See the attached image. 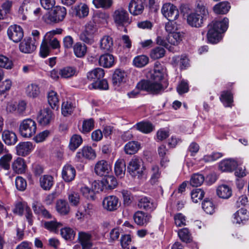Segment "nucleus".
Here are the masks:
<instances>
[{
    "instance_id": "55",
    "label": "nucleus",
    "mask_w": 249,
    "mask_h": 249,
    "mask_svg": "<svg viewBox=\"0 0 249 249\" xmlns=\"http://www.w3.org/2000/svg\"><path fill=\"white\" fill-rule=\"evenodd\" d=\"M60 233L62 237L65 240H73L75 233L74 231L69 227H65L61 229Z\"/></svg>"
},
{
    "instance_id": "32",
    "label": "nucleus",
    "mask_w": 249,
    "mask_h": 249,
    "mask_svg": "<svg viewBox=\"0 0 249 249\" xmlns=\"http://www.w3.org/2000/svg\"><path fill=\"white\" fill-rule=\"evenodd\" d=\"M134 127L139 131L145 134L150 133L154 128V126L152 123L144 121L137 123Z\"/></svg>"
},
{
    "instance_id": "36",
    "label": "nucleus",
    "mask_w": 249,
    "mask_h": 249,
    "mask_svg": "<svg viewBox=\"0 0 249 249\" xmlns=\"http://www.w3.org/2000/svg\"><path fill=\"white\" fill-rule=\"evenodd\" d=\"M25 92L27 96L35 98L39 96L40 91L37 84L32 83L26 87Z\"/></svg>"
},
{
    "instance_id": "8",
    "label": "nucleus",
    "mask_w": 249,
    "mask_h": 249,
    "mask_svg": "<svg viewBox=\"0 0 249 249\" xmlns=\"http://www.w3.org/2000/svg\"><path fill=\"white\" fill-rule=\"evenodd\" d=\"M96 157L95 150L91 146H84L80 149L75 156V159L77 162H83L84 159L93 160Z\"/></svg>"
},
{
    "instance_id": "63",
    "label": "nucleus",
    "mask_w": 249,
    "mask_h": 249,
    "mask_svg": "<svg viewBox=\"0 0 249 249\" xmlns=\"http://www.w3.org/2000/svg\"><path fill=\"white\" fill-rule=\"evenodd\" d=\"M13 63L11 60L7 57L0 54V67L4 68L6 69H11Z\"/></svg>"
},
{
    "instance_id": "57",
    "label": "nucleus",
    "mask_w": 249,
    "mask_h": 249,
    "mask_svg": "<svg viewBox=\"0 0 249 249\" xmlns=\"http://www.w3.org/2000/svg\"><path fill=\"white\" fill-rule=\"evenodd\" d=\"M74 109L73 106L71 102L69 101L64 102L61 106L62 114L64 116L71 114Z\"/></svg>"
},
{
    "instance_id": "62",
    "label": "nucleus",
    "mask_w": 249,
    "mask_h": 249,
    "mask_svg": "<svg viewBox=\"0 0 249 249\" xmlns=\"http://www.w3.org/2000/svg\"><path fill=\"white\" fill-rule=\"evenodd\" d=\"M80 39L84 43L91 45L94 42V36L83 31L80 35Z\"/></svg>"
},
{
    "instance_id": "53",
    "label": "nucleus",
    "mask_w": 249,
    "mask_h": 249,
    "mask_svg": "<svg viewBox=\"0 0 249 249\" xmlns=\"http://www.w3.org/2000/svg\"><path fill=\"white\" fill-rule=\"evenodd\" d=\"M178 235L180 239L184 242H190L192 239L191 234L188 229L185 228L180 229L178 231Z\"/></svg>"
},
{
    "instance_id": "11",
    "label": "nucleus",
    "mask_w": 249,
    "mask_h": 249,
    "mask_svg": "<svg viewBox=\"0 0 249 249\" xmlns=\"http://www.w3.org/2000/svg\"><path fill=\"white\" fill-rule=\"evenodd\" d=\"M7 35L13 42H18L23 37V31L19 25H11L7 30Z\"/></svg>"
},
{
    "instance_id": "9",
    "label": "nucleus",
    "mask_w": 249,
    "mask_h": 249,
    "mask_svg": "<svg viewBox=\"0 0 249 249\" xmlns=\"http://www.w3.org/2000/svg\"><path fill=\"white\" fill-rule=\"evenodd\" d=\"M66 14L67 10L64 7L56 6L50 13L48 20L50 22L57 23L62 21Z\"/></svg>"
},
{
    "instance_id": "13",
    "label": "nucleus",
    "mask_w": 249,
    "mask_h": 249,
    "mask_svg": "<svg viewBox=\"0 0 249 249\" xmlns=\"http://www.w3.org/2000/svg\"><path fill=\"white\" fill-rule=\"evenodd\" d=\"M167 76L166 69L165 67L159 62L154 66L153 72L151 74V79L156 82H161Z\"/></svg>"
},
{
    "instance_id": "54",
    "label": "nucleus",
    "mask_w": 249,
    "mask_h": 249,
    "mask_svg": "<svg viewBox=\"0 0 249 249\" xmlns=\"http://www.w3.org/2000/svg\"><path fill=\"white\" fill-rule=\"evenodd\" d=\"M204 181V176L199 174H194L191 178L190 183L192 186H200Z\"/></svg>"
},
{
    "instance_id": "39",
    "label": "nucleus",
    "mask_w": 249,
    "mask_h": 249,
    "mask_svg": "<svg viewBox=\"0 0 249 249\" xmlns=\"http://www.w3.org/2000/svg\"><path fill=\"white\" fill-rule=\"evenodd\" d=\"M30 6L29 0H24L18 8V16L23 20L27 19L28 8H30Z\"/></svg>"
},
{
    "instance_id": "10",
    "label": "nucleus",
    "mask_w": 249,
    "mask_h": 249,
    "mask_svg": "<svg viewBox=\"0 0 249 249\" xmlns=\"http://www.w3.org/2000/svg\"><path fill=\"white\" fill-rule=\"evenodd\" d=\"M103 208L108 212H114L120 206L119 198L115 196L105 197L102 202Z\"/></svg>"
},
{
    "instance_id": "27",
    "label": "nucleus",
    "mask_w": 249,
    "mask_h": 249,
    "mask_svg": "<svg viewBox=\"0 0 249 249\" xmlns=\"http://www.w3.org/2000/svg\"><path fill=\"white\" fill-rule=\"evenodd\" d=\"M73 51L74 54L77 58H83L86 54L87 52V46L78 42L75 43L73 47Z\"/></svg>"
},
{
    "instance_id": "25",
    "label": "nucleus",
    "mask_w": 249,
    "mask_h": 249,
    "mask_svg": "<svg viewBox=\"0 0 249 249\" xmlns=\"http://www.w3.org/2000/svg\"><path fill=\"white\" fill-rule=\"evenodd\" d=\"M150 217V215L140 211L136 212L133 216L135 223L140 226L146 224L149 222Z\"/></svg>"
},
{
    "instance_id": "6",
    "label": "nucleus",
    "mask_w": 249,
    "mask_h": 249,
    "mask_svg": "<svg viewBox=\"0 0 249 249\" xmlns=\"http://www.w3.org/2000/svg\"><path fill=\"white\" fill-rule=\"evenodd\" d=\"M114 22L117 26H124L131 22L127 11L122 8L116 10L113 14Z\"/></svg>"
},
{
    "instance_id": "24",
    "label": "nucleus",
    "mask_w": 249,
    "mask_h": 249,
    "mask_svg": "<svg viewBox=\"0 0 249 249\" xmlns=\"http://www.w3.org/2000/svg\"><path fill=\"white\" fill-rule=\"evenodd\" d=\"M238 165L237 161L233 159H227L221 161L219 165L220 169L224 172H231Z\"/></svg>"
},
{
    "instance_id": "49",
    "label": "nucleus",
    "mask_w": 249,
    "mask_h": 249,
    "mask_svg": "<svg viewBox=\"0 0 249 249\" xmlns=\"http://www.w3.org/2000/svg\"><path fill=\"white\" fill-rule=\"evenodd\" d=\"M148 62L149 58L145 55H140L136 56L133 60L134 65L138 68H142L148 64Z\"/></svg>"
},
{
    "instance_id": "17",
    "label": "nucleus",
    "mask_w": 249,
    "mask_h": 249,
    "mask_svg": "<svg viewBox=\"0 0 249 249\" xmlns=\"http://www.w3.org/2000/svg\"><path fill=\"white\" fill-rule=\"evenodd\" d=\"M33 148V145L31 142H20L16 146V153L18 156L25 157L29 155Z\"/></svg>"
},
{
    "instance_id": "41",
    "label": "nucleus",
    "mask_w": 249,
    "mask_h": 249,
    "mask_svg": "<svg viewBox=\"0 0 249 249\" xmlns=\"http://www.w3.org/2000/svg\"><path fill=\"white\" fill-rule=\"evenodd\" d=\"M89 88L90 89L107 90L108 89V84L107 80L101 79L89 85Z\"/></svg>"
},
{
    "instance_id": "28",
    "label": "nucleus",
    "mask_w": 249,
    "mask_h": 249,
    "mask_svg": "<svg viewBox=\"0 0 249 249\" xmlns=\"http://www.w3.org/2000/svg\"><path fill=\"white\" fill-rule=\"evenodd\" d=\"M104 75V70L102 68H97L88 72L87 76L88 80L95 82L102 79Z\"/></svg>"
},
{
    "instance_id": "37",
    "label": "nucleus",
    "mask_w": 249,
    "mask_h": 249,
    "mask_svg": "<svg viewBox=\"0 0 249 249\" xmlns=\"http://www.w3.org/2000/svg\"><path fill=\"white\" fill-rule=\"evenodd\" d=\"M231 8L230 3L227 1H222L216 4L213 7V11L217 14H226Z\"/></svg>"
},
{
    "instance_id": "31",
    "label": "nucleus",
    "mask_w": 249,
    "mask_h": 249,
    "mask_svg": "<svg viewBox=\"0 0 249 249\" xmlns=\"http://www.w3.org/2000/svg\"><path fill=\"white\" fill-rule=\"evenodd\" d=\"M78 73L77 69L74 67L68 66L61 69L59 74L63 78H69L76 76Z\"/></svg>"
},
{
    "instance_id": "33",
    "label": "nucleus",
    "mask_w": 249,
    "mask_h": 249,
    "mask_svg": "<svg viewBox=\"0 0 249 249\" xmlns=\"http://www.w3.org/2000/svg\"><path fill=\"white\" fill-rule=\"evenodd\" d=\"M141 148L140 143L136 141L128 142L124 146V151L126 154L132 155L137 153Z\"/></svg>"
},
{
    "instance_id": "3",
    "label": "nucleus",
    "mask_w": 249,
    "mask_h": 249,
    "mask_svg": "<svg viewBox=\"0 0 249 249\" xmlns=\"http://www.w3.org/2000/svg\"><path fill=\"white\" fill-rule=\"evenodd\" d=\"M37 130V124L35 120L27 118L22 120L19 126V132L20 135L26 138H30L34 136Z\"/></svg>"
},
{
    "instance_id": "47",
    "label": "nucleus",
    "mask_w": 249,
    "mask_h": 249,
    "mask_svg": "<svg viewBox=\"0 0 249 249\" xmlns=\"http://www.w3.org/2000/svg\"><path fill=\"white\" fill-rule=\"evenodd\" d=\"M48 101L52 108H58L59 100L57 94L56 92L52 90L49 92L48 95Z\"/></svg>"
},
{
    "instance_id": "35",
    "label": "nucleus",
    "mask_w": 249,
    "mask_h": 249,
    "mask_svg": "<svg viewBox=\"0 0 249 249\" xmlns=\"http://www.w3.org/2000/svg\"><path fill=\"white\" fill-rule=\"evenodd\" d=\"M90 238L91 236L89 233L84 232L79 233V239L82 247V249H90L91 247L92 244L90 241Z\"/></svg>"
},
{
    "instance_id": "48",
    "label": "nucleus",
    "mask_w": 249,
    "mask_h": 249,
    "mask_svg": "<svg viewBox=\"0 0 249 249\" xmlns=\"http://www.w3.org/2000/svg\"><path fill=\"white\" fill-rule=\"evenodd\" d=\"M165 50L161 47H156L151 50L150 56L151 59L156 60L161 58L165 55Z\"/></svg>"
},
{
    "instance_id": "44",
    "label": "nucleus",
    "mask_w": 249,
    "mask_h": 249,
    "mask_svg": "<svg viewBox=\"0 0 249 249\" xmlns=\"http://www.w3.org/2000/svg\"><path fill=\"white\" fill-rule=\"evenodd\" d=\"M220 99L226 107H231V104L233 102V96L231 91H223Z\"/></svg>"
},
{
    "instance_id": "22",
    "label": "nucleus",
    "mask_w": 249,
    "mask_h": 249,
    "mask_svg": "<svg viewBox=\"0 0 249 249\" xmlns=\"http://www.w3.org/2000/svg\"><path fill=\"white\" fill-rule=\"evenodd\" d=\"M11 167L14 172L18 174L25 173L26 169L25 160L20 157H18L13 161L11 164Z\"/></svg>"
},
{
    "instance_id": "52",
    "label": "nucleus",
    "mask_w": 249,
    "mask_h": 249,
    "mask_svg": "<svg viewBox=\"0 0 249 249\" xmlns=\"http://www.w3.org/2000/svg\"><path fill=\"white\" fill-rule=\"evenodd\" d=\"M103 184L107 189H113L117 186V181L114 177L107 176L103 180Z\"/></svg>"
},
{
    "instance_id": "59",
    "label": "nucleus",
    "mask_w": 249,
    "mask_h": 249,
    "mask_svg": "<svg viewBox=\"0 0 249 249\" xmlns=\"http://www.w3.org/2000/svg\"><path fill=\"white\" fill-rule=\"evenodd\" d=\"M94 121L92 118L85 120L83 122L82 131L83 133L89 132L94 128Z\"/></svg>"
},
{
    "instance_id": "58",
    "label": "nucleus",
    "mask_w": 249,
    "mask_h": 249,
    "mask_svg": "<svg viewBox=\"0 0 249 249\" xmlns=\"http://www.w3.org/2000/svg\"><path fill=\"white\" fill-rule=\"evenodd\" d=\"M92 3L96 8L107 9L112 4V0H93Z\"/></svg>"
},
{
    "instance_id": "16",
    "label": "nucleus",
    "mask_w": 249,
    "mask_h": 249,
    "mask_svg": "<svg viewBox=\"0 0 249 249\" xmlns=\"http://www.w3.org/2000/svg\"><path fill=\"white\" fill-rule=\"evenodd\" d=\"M37 119L41 125H47L51 123L53 119V112L48 109L41 110L37 116Z\"/></svg>"
},
{
    "instance_id": "30",
    "label": "nucleus",
    "mask_w": 249,
    "mask_h": 249,
    "mask_svg": "<svg viewBox=\"0 0 249 249\" xmlns=\"http://www.w3.org/2000/svg\"><path fill=\"white\" fill-rule=\"evenodd\" d=\"M53 183V178L51 175H45L40 178V186L44 190H50Z\"/></svg>"
},
{
    "instance_id": "56",
    "label": "nucleus",
    "mask_w": 249,
    "mask_h": 249,
    "mask_svg": "<svg viewBox=\"0 0 249 249\" xmlns=\"http://www.w3.org/2000/svg\"><path fill=\"white\" fill-rule=\"evenodd\" d=\"M160 177V173L158 165H153L151 167V177L150 182L152 184H156Z\"/></svg>"
},
{
    "instance_id": "1",
    "label": "nucleus",
    "mask_w": 249,
    "mask_h": 249,
    "mask_svg": "<svg viewBox=\"0 0 249 249\" xmlns=\"http://www.w3.org/2000/svg\"><path fill=\"white\" fill-rule=\"evenodd\" d=\"M229 26V19L214 20L208 25L207 39L209 42L217 43L221 38V34L226 31Z\"/></svg>"
},
{
    "instance_id": "5",
    "label": "nucleus",
    "mask_w": 249,
    "mask_h": 249,
    "mask_svg": "<svg viewBox=\"0 0 249 249\" xmlns=\"http://www.w3.org/2000/svg\"><path fill=\"white\" fill-rule=\"evenodd\" d=\"M142 161L141 158L134 157L129 162L127 165V172L133 177L141 178L143 174L145 168L142 166Z\"/></svg>"
},
{
    "instance_id": "21",
    "label": "nucleus",
    "mask_w": 249,
    "mask_h": 249,
    "mask_svg": "<svg viewBox=\"0 0 249 249\" xmlns=\"http://www.w3.org/2000/svg\"><path fill=\"white\" fill-rule=\"evenodd\" d=\"M76 171L75 168L71 165H65L62 171V177L66 182H70L73 180L75 177Z\"/></svg>"
},
{
    "instance_id": "64",
    "label": "nucleus",
    "mask_w": 249,
    "mask_h": 249,
    "mask_svg": "<svg viewBox=\"0 0 249 249\" xmlns=\"http://www.w3.org/2000/svg\"><path fill=\"white\" fill-rule=\"evenodd\" d=\"M177 91L179 94L186 93L189 90L188 82L186 80H182L178 84L177 88Z\"/></svg>"
},
{
    "instance_id": "38",
    "label": "nucleus",
    "mask_w": 249,
    "mask_h": 249,
    "mask_svg": "<svg viewBox=\"0 0 249 249\" xmlns=\"http://www.w3.org/2000/svg\"><path fill=\"white\" fill-rule=\"evenodd\" d=\"M125 164L123 159H119L117 160L114 166V172L115 175L121 178L123 177L125 171Z\"/></svg>"
},
{
    "instance_id": "45",
    "label": "nucleus",
    "mask_w": 249,
    "mask_h": 249,
    "mask_svg": "<svg viewBox=\"0 0 249 249\" xmlns=\"http://www.w3.org/2000/svg\"><path fill=\"white\" fill-rule=\"evenodd\" d=\"M83 140L79 135L74 134L71 138L69 148L71 151L75 150L82 143Z\"/></svg>"
},
{
    "instance_id": "20",
    "label": "nucleus",
    "mask_w": 249,
    "mask_h": 249,
    "mask_svg": "<svg viewBox=\"0 0 249 249\" xmlns=\"http://www.w3.org/2000/svg\"><path fill=\"white\" fill-rule=\"evenodd\" d=\"M1 138L4 142L7 145H14L18 142L16 134L13 131L4 130L2 132Z\"/></svg>"
},
{
    "instance_id": "34",
    "label": "nucleus",
    "mask_w": 249,
    "mask_h": 249,
    "mask_svg": "<svg viewBox=\"0 0 249 249\" xmlns=\"http://www.w3.org/2000/svg\"><path fill=\"white\" fill-rule=\"evenodd\" d=\"M217 196L222 198H229L232 194L231 188L228 185L223 184L218 186L216 190Z\"/></svg>"
},
{
    "instance_id": "26",
    "label": "nucleus",
    "mask_w": 249,
    "mask_h": 249,
    "mask_svg": "<svg viewBox=\"0 0 249 249\" xmlns=\"http://www.w3.org/2000/svg\"><path fill=\"white\" fill-rule=\"evenodd\" d=\"M233 222L237 224H245L249 219L247 211L245 209H240L233 214Z\"/></svg>"
},
{
    "instance_id": "42",
    "label": "nucleus",
    "mask_w": 249,
    "mask_h": 249,
    "mask_svg": "<svg viewBox=\"0 0 249 249\" xmlns=\"http://www.w3.org/2000/svg\"><path fill=\"white\" fill-rule=\"evenodd\" d=\"M43 224L44 228L54 233L58 232L59 228L62 226L61 223L57 222L55 220L44 221Z\"/></svg>"
},
{
    "instance_id": "23",
    "label": "nucleus",
    "mask_w": 249,
    "mask_h": 249,
    "mask_svg": "<svg viewBox=\"0 0 249 249\" xmlns=\"http://www.w3.org/2000/svg\"><path fill=\"white\" fill-rule=\"evenodd\" d=\"M100 66L106 68L112 67L115 64V58L112 54L106 53L102 54L99 59Z\"/></svg>"
},
{
    "instance_id": "60",
    "label": "nucleus",
    "mask_w": 249,
    "mask_h": 249,
    "mask_svg": "<svg viewBox=\"0 0 249 249\" xmlns=\"http://www.w3.org/2000/svg\"><path fill=\"white\" fill-rule=\"evenodd\" d=\"M12 85L11 80L7 79L3 81H0V95H3L8 91Z\"/></svg>"
},
{
    "instance_id": "51",
    "label": "nucleus",
    "mask_w": 249,
    "mask_h": 249,
    "mask_svg": "<svg viewBox=\"0 0 249 249\" xmlns=\"http://www.w3.org/2000/svg\"><path fill=\"white\" fill-rule=\"evenodd\" d=\"M204 195V191L200 188L194 189L191 193V198L194 203H197L201 200L203 198Z\"/></svg>"
},
{
    "instance_id": "18",
    "label": "nucleus",
    "mask_w": 249,
    "mask_h": 249,
    "mask_svg": "<svg viewBox=\"0 0 249 249\" xmlns=\"http://www.w3.org/2000/svg\"><path fill=\"white\" fill-rule=\"evenodd\" d=\"M99 48L104 53L111 52L113 50V38L108 35L103 36L99 41Z\"/></svg>"
},
{
    "instance_id": "2",
    "label": "nucleus",
    "mask_w": 249,
    "mask_h": 249,
    "mask_svg": "<svg viewBox=\"0 0 249 249\" xmlns=\"http://www.w3.org/2000/svg\"><path fill=\"white\" fill-rule=\"evenodd\" d=\"M208 14V11L205 6L199 2L196 5V10L187 15V22L192 27H200Z\"/></svg>"
},
{
    "instance_id": "40",
    "label": "nucleus",
    "mask_w": 249,
    "mask_h": 249,
    "mask_svg": "<svg viewBox=\"0 0 249 249\" xmlns=\"http://www.w3.org/2000/svg\"><path fill=\"white\" fill-rule=\"evenodd\" d=\"M12 155L7 153L0 158V169L8 171L10 169Z\"/></svg>"
},
{
    "instance_id": "46",
    "label": "nucleus",
    "mask_w": 249,
    "mask_h": 249,
    "mask_svg": "<svg viewBox=\"0 0 249 249\" xmlns=\"http://www.w3.org/2000/svg\"><path fill=\"white\" fill-rule=\"evenodd\" d=\"M75 15L80 18H84L88 15L89 8L85 4L81 3L74 8Z\"/></svg>"
},
{
    "instance_id": "4",
    "label": "nucleus",
    "mask_w": 249,
    "mask_h": 249,
    "mask_svg": "<svg viewBox=\"0 0 249 249\" xmlns=\"http://www.w3.org/2000/svg\"><path fill=\"white\" fill-rule=\"evenodd\" d=\"M137 87L141 90L146 91L151 94H158L162 92L164 89L160 82L142 80L137 85Z\"/></svg>"
},
{
    "instance_id": "12",
    "label": "nucleus",
    "mask_w": 249,
    "mask_h": 249,
    "mask_svg": "<svg viewBox=\"0 0 249 249\" xmlns=\"http://www.w3.org/2000/svg\"><path fill=\"white\" fill-rule=\"evenodd\" d=\"M36 39L29 37L25 38L19 44L20 51L24 53H31L36 49Z\"/></svg>"
},
{
    "instance_id": "15",
    "label": "nucleus",
    "mask_w": 249,
    "mask_h": 249,
    "mask_svg": "<svg viewBox=\"0 0 249 249\" xmlns=\"http://www.w3.org/2000/svg\"><path fill=\"white\" fill-rule=\"evenodd\" d=\"M111 170V166L105 160L98 161L95 165V173L99 176H107Z\"/></svg>"
},
{
    "instance_id": "61",
    "label": "nucleus",
    "mask_w": 249,
    "mask_h": 249,
    "mask_svg": "<svg viewBox=\"0 0 249 249\" xmlns=\"http://www.w3.org/2000/svg\"><path fill=\"white\" fill-rule=\"evenodd\" d=\"M28 207V206L25 202H19L16 204L13 212L19 215H22L24 212L26 211Z\"/></svg>"
},
{
    "instance_id": "7",
    "label": "nucleus",
    "mask_w": 249,
    "mask_h": 249,
    "mask_svg": "<svg viewBox=\"0 0 249 249\" xmlns=\"http://www.w3.org/2000/svg\"><path fill=\"white\" fill-rule=\"evenodd\" d=\"M161 13L169 21H175L179 16V12L177 7L170 3H166L163 5Z\"/></svg>"
},
{
    "instance_id": "43",
    "label": "nucleus",
    "mask_w": 249,
    "mask_h": 249,
    "mask_svg": "<svg viewBox=\"0 0 249 249\" xmlns=\"http://www.w3.org/2000/svg\"><path fill=\"white\" fill-rule=\"evenodd\" d=\"M126 76V73L124 71L120 69L116 70L112 76L113 83L115 85L121 84L124 81Z\"/></svg>"
},
{
    "instance_id": "14",
    "label": "nucleus",
    "mask_w": 249,
    "mask_h": 249,
    "mask_svg": "<svg viewBox=\"0 0 249 249\" xmlns=\"http://www.w3.org/2000/svg\"><path fill=\"white\" fill-rule=\"evenodd\" d=\"M144 8L145 4L142 0H131L128 6L129 13L134 16L141 15Z\"/></svg>"
},
{
    "instance_id": "29",
    "label": "nucleus",
    "mask_w": 249,
    "mask_h": 249,
    "mask_svg": "<svg viewBox=\"0 0 249 249\" xmlns=\"http://www.w3.org/2000/svg\"><path fill=\"white\" fill-rule=\"evenodd\" d=\"M57 212L62 215L68 214L70 211V208L68 202L65 200L59 199L56 204Z\"/></svg>"
},
{
    "instance_id": "19",
    "label": "nucleus",
    "mask_w": 249,
    "mask_h": 249,
    "mask_svg": "<svg viewBox=\"0 0 249 249\" xmlns=\"http://www.w3.org/2000/svg\"><path fill=\"white\" fill-rule=\"evenodd\" d=\"M138 206L140 209H144L147 211L152 212L157 207V204L150 198L144 196L140 198L138 202Z\"/></svg>"
},
{
    "instance_id": "50",
    "label": "nucleus",
    "mask_w": 249,
    "mask_h": 249,
    "mask_svg": "<svg viewBox=\"0 0 249 249\" xmlns=\"http://www.w3.org/2000/svg\"><path fill=\"white\" fill-rule=\"evenodd\" d=\"M202 208L206 213L213 214L215 211V206L213 201L208 199H205L202 203Z\"/></svg>"
}]
</instances>
